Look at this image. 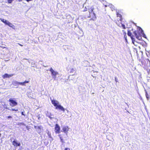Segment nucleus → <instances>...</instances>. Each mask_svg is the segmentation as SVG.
I'll return each instance as SVG.
<instances>
[{
	"label": "nucleus",
	"mask_w": 150,
	"mask_h": 150,
	"mask_svg": "<svg viewBox=\"0 0 150 150\" xmlns=\"http://www.w3.org/2000/svg\"><path fill=\"white\" fill-rule=\"evenodd\" d=\"M94 8L93 7H91L87 8L85 6L84 9L83 10V12H85L87 11L88 10L89 12V14L88 15L86 16V17L88 18H90L91 17L90 19V20H94L96 18V14L93 12Z\"/></svg>",
	"instance_id": "f257e3e1"
},
{
	"label": "nucleus",
	"mask_w": 150,
	"mask_h": 150,
	"mask_svg": "<svg viewBox=\"0 0 150 150\" xmlns=\"http://www.w3.org/2000/svg\"><path fill=\"white\" fill-rule=\"evenodd\" d=\"M139 61L141 62L142 65L145 68H147L150 67V61L147 59L142 57L141 59H139Z\"/></svg>",
	"instance_id": "f03ea898"
},
{
	"label": "nucleus",
	"mask_w": 150,
	"mask_h": 150,
	"mask_svg": "<svg viewBox=\"0 0 150 150\" xmlns=\"http://www.w3.org/2000/svg\"><path fill=\"white\" fill-rule=\"evenodd\" d=\"M51 100L52 104L55 107V109H59L63 112L65 111L64 108L60 105L59 104V102L57 101L54 100Z\"/></svg>",
	"instance_id": "7ed1b4c3"
},
{
	"label": "nucleus",
	"mask_w": 150,
	"mask_h": 150,
	"mask_svg": "<svg viewBox=\"0 0 150 150\" xmlns=\"http://www.w3.org/2000/svg\"><path fill=\"white\" fill-rule=\"evenodd\" d=\"M142 29L141 28L139 27V30L134 31L133 32V34H134L137 39L140 40L142 39L141 33H142Z\"/></svg>",
	"instance_id": "20e7f679"
},
{
	"label": "nucleus",
	"mask_w": 150,
	"mask_h": 150,
	"mask_svg": "<svg viewBox=\"0 0 150 150\" xmlns=\"http://www.w3.org/2000/svg\"><path fill=\"white\" fill-rule=\"evenodd\" d=\"M0 20L2 22L4 23L5 25H8L10 27L13 28V27H14V26L11 23L9 22L8 21L1 18H0Z\"/></svg>",
	"instance_id": "39448f33"
},
{
	"label": "nucleus",
	"mask_w": 150,
	"mask_h": 150,
	"mask_svg": "<svg viewBox=\"0 0 150 150\" xmlns=\"http://www.w3.org/2000/svg\"><path fill=\"white\" fill-rule=\"evenodd\" d=\"M50 71L52 74L53 78L55 79L56 78V76L58 74V72L54 71L52 68L50 69Z\"/></svg>",
	"instance_id": "423d86ee"
},
{
	"label": "nucleus",
	"mask_w": 150,
	"mask_h": 150,
	"mask_svg": "<svg viewBox=\"0 0 150 150\" xmlns=\"http://www.w3.org/2000/svg\"><path fill=\"white\" fill-rule=\"evenodd\" d=\"M9 101L10 102V105L12 107H13L16 106L18 104L17 102L11 98L9 99Z\"/></svg>",
	"instance_id": "0eeeda50"
},
{
	"label": "nucleus",
	"mask_w": 150,
	"mask_h": 150,
	"mask_svg": "<svg viewBox=\"0 0 150 150\" xmlns=\"http://www.w3.org/2000/svg\"><path fill=\"white\" fill-rule=\"evenodd\" d=\"M60 127L59 125L56 124L55 125L54 127V131L56 134H59L60 132Z\"/></svg>",
	"instance_id": "6e6552de"
},
{
	"label": "nucleus",
	"mask_w": 150,
	"mask_h": 150,
	"mask_svg": "<svg viewBox=\"0 0 150 150\" xmlns=\"http://www.w3.org/2000/svg\"><path fill=\"white\" fill-rule=\"evenodd\" d=\"M117 16L118 18L117 20L118 21H121L122 20V17L121 14L119 12H117L116 13Z\"/></svg>",
	"instance_id": "1a4fd4ad"
},
{
	"label": "nucleus",
	"mask_w": 150,
	"mask_h": 150,
	"mask_svg": "<svg viewBox=\"0 0 150 150\" xmlns=\"http://www.w3.org/2000/svg\"><path fill=\"white\" fill-rule=\"evenodd\" d=\"M12 144L15 147H17L18 146H20L21 145V144L20 143H18L17 141L14 140L13 141Z\"/></svg>",
	"instance_id": "9d476101"
},
{
	"label": "nucleus",
	"mask_w": 150,
	"mask_h": 150,
	"mask_svg": "<svg viewBox=\"0 0 150 150\" xmlns=\"http://www.w3.org/2000/svg\"><path fill=\"white\" fill-rule=\"evenodd\" d=\"M69 128L67 126H64L62 128V130L63 132L67 134V132L69 130Z\"/></svg>",
	"instance_id": "9b49d317"
},
{
	"label": "nucleus",
	"mask_w": 150,
	"mask_h": 150,
	"mask_svg": "<svg viewBox=\"0 0 150 150\" xmlns=\"http://www.w3.org/2000/svg\"><path fill=\"white\" fill-rule=\"evenodd\" d=\"M13 76V74H5L2 76V77L3 79L6 78H9L10 77H11Z\"/></svg>",
	"instance_id": "f8f14e48"
},
{
	"label": "nucleus",
	"mask_w": 150,
	"mask_h": 150,
	"mask_svg": "<svg viewBox=\"0 0 150 150\" xmlns=\"http://www.w3.org/2000/svg\"><path fill=\"white\" fill-rule=\"evenodd\" d=\"M127 35L129 36H130L131 37V39H132V40L133 44H134V40H133L134 39V38L133 37V35H132V33L130 31V30L128 31Z\"/></svg>",
	"instance_id": "ddd939ff"
},
{
	"label": "nucleus",
	"mask_w": 150,
	"mask_h": 150,
	"mask_svg": "<svg viewBox=\"0 0 150 150\" xmlns=\"http://www.w3.org/2000/svg\"><path fill=\"white\" fill-rule=\"evenodd\" d=\"M29 82V81H25L23 82H17V84L18 85H22V86H25V83H28Z\"/></svg>",
	"instance_id": "4468645a"
},
{
	"label": "nucleus",
	"mask_w": 150,
	"mask_h": 150,
	"mask_svg": "<svg viewBox=\"0 0 150 150\" xmlns=\"http://www.w3.org/2000/svg\"><path fill=\"white\" fill-rule=\"evenodd\" d=\"M64 135L63 134L62 135ZM62 136V135H61V134H59V135L58 136L59 137L60 139V141L62 143H64V141L63 139V137Z\"/></svg>",
	"instance_id": "2eb2a0df"
},
{
	"label": "nucleus",
	"mask_w": 150,
	"mask_h": 150,
	"mask_svg": "<svg viewBox=\"0 0 150 150\" xmlns=\"http://www.w3.org/2000/svg\"><path fill=\"white\" fill-rule=\"evenodd\" d=\"M146 96L147 99V100H149V95L148 94L147 92H146Z\"/></svg>",
	"instance_id": "dca6fc26"
},
{
	"label": "nucleus",
	"mask_w": 150,
	"mask_h": 150,
	"mask_svg": "<svg viewBox=\"0 0 150 150\" xmlns=\"http://www.w3.org/2000/svg\"><path fill=\"white\" fill-rule=\"evenodd\" d=\"M34 128H37L38 129H39L40 130H41V127L40 126H38V127H37L36 126H34Z\"/></svg>",
	"instance_id": "f3484780"
},
{
	"label": "nucleus",
	"mask_w": 150,
	"mask_h": 150,
	"mask_svg": "<svg viewBox=\"0 0 150 150\" xmlns=\"http://www.w3.org/2000/svg\"><path fill=\"white\" fill-rule=\"evenodd\" d=\"M122 27H123V28H124V29H125L126 28V27L125 25L124 24H122Z\"/></svg>",
	"instance_id": "a211bd4d"
},
{
	"label": "nucleus",
	"mask_w": 150,
	"mask_h": 150,
	"mask_svg": "<svg viewBox=\"0 0 150 150\" xmlns=\"http://www.w3.org/2000/svg\"><path fill=\"white\" fill-rule=\"evenodd\" d=\"M122 31L123 33V34H124V35H126V32L124 30H123Z\"/></svg>",
	"instance_id": "6ab92c4d"
},
{
	"label": "nucleus",
	"mask_w": 150,
	"mask_h": 150,
	"mask_svg": "<svg viewBox=\"0 0 150 150\" xmlns=\"http://www.w3.org/2000/svg\"><path fill=\"white\" fill-rule=\"evenodd\" d=\"M64 150H70V148H66Z\"/></svg>",
	"instance_id": "aec40b11"
},
{
	"label": "nucleus",
	"mask_w": 150,
	"mask_h": 150,
	"mask_svg": "<svg viewBox=\"0 0 150 150\" xmlns=\"http://www.w3.org/2000/svg\"><path fill=\"white\" fill-rule=\"evenodd\" d=\"M18 110V109H12V111H17Z\"/></svg>",
	"instance_id": "412c9836"
},
{
	"label": "nucleus",
	"mask_w": 150,
	"mask_h": 150,
	"mask_svg": "<svg viewBox=\"0 0 150 150\" xmlns=\"http://www.w3.org/2000/svg\"><path fill=\"white\" fill-rule=\"evenodd\" d=\"M21 115H24V116H25V115L23 113V112H21Z\"/></svg>",
	"instance_id": "4be33fe9"
},
{
	"label": "nucleus",
	"mask_w": 150,
	"mask_h": 150,
	"mask_svg": "<svg viewBox=\"0 0 150 150\" xmlns=\"http://www.w3.org/2000/svg\"><path fill=\"white\" fill-rule=\"evenodd\" d=\"M12 117L11 116H8L7 117V118H11Z\"/></svg>",
	"instance_id": "5701e85b"
},
{
	"label": "nucleus",
	"mask_w": 150,
	"mask_h": 150,
	"mask_svg": "<svg viewBox=\"0 0 150 150\" xmlns=\"http://www.w3.org/2000/svg\"><path fill=\"white\" fill-rule=\"evenodd\" d=\"M18 45H19L20 46H21L22 47V46H23V45H21V44H20V43H18Z\"/></svg>",
	"instance_id": "b1692460"
},
{
	"label": "nucleus",
	"mask_w": 150,
	"mask_h": 150,
	"mask_svg": "<svg viewBox=\"0 0 150 150\" xmlns=\"http://www.w3.org/2000/svg\"><path fill=\"white\" fill-rule=\"evenodd\" d=\"M23 0H18V1H19V2L21 1H23Z\"/></svg>",
	"instance_id": "393cba45"
},
{
	"label": "nucleus",
	"mask_w": 150,
	"mask_h": 150,
	"mask_svg": "<svg viewBox=\"0 0 150 150\" xmlns=\"http://www.w3.org/2000/svg\"><path fill=\"white\" fill-rule=\"evenodd\" d=\"M2 48H5V47H1Z\"/></svg>",
	"instance_id": "a878e982"
},
{
	"label": "nucleus",
	"mask_w": 150,
	"mask_h": 150,
	"mask_svg": "<svg viewBox=\"0 0 150 150\" xmlns=\"http://www.w3.org/2000/svg\"><path fill=\"white\" fill-rule=\"evenodd\" d=\"M21 124H23V125H24V124L23 123H21Z\"/></svg>",
	"instance_id": "bb28decb"
},
{
	"label": "nucleus",
	"mask_w": 150,
	"mask_h": 150,
	"mask_svg": "<svg viewBox=\"0 0 150 150\" xmlns=\"http://www.w3.org/2000/svg\"><path fill=\"white\" fill-rule=\"evenodd\" d=\"M115 81H116L117 82V81H116L117 80H116V78H115Z\"/></svg>",
	"instance_id": "cd10ccee"
},
{
	"label": "nucleus",
	"mask_w": 150,
	"mask_h": 150,
	"mask_svg": "<svg viewBox=\"0 0 150 150\" xmlns=\"http://www.w3.org/2000/svg\"><path fill=\"white\" fill-rule=\"evenodd\" d=\"M115 81H116L117 82V81H116L117 80H116V78H115Z\"/></svg>",
	"instance_id": "c85d7f7f"
},
{
	"label": "nucleus",
	"mask_w": 150,
	"mask_h": 150,
	"mask_svg": "<svg viewBox=\"0 0 150 150\" xmlns=\"http://www.w3.org/2000/svg\"><path fill=\"white\" fill-rule=\"evenodd\" d=\"M1 134L0 133V137H1Z\"/></svg>",
	"instance_id": "c756f323"
},
{
	"label": "nucleus",
	"mask_w": 150,
	"mask_h": 150,
	"mask_svg": "<svg viewBox=\"0 0 150 150\" xmlns=\"http://www.w3.org/2000/svg\"><path fill=\"white\" fill-rule=\"evenodd\" d=\"M149 80H148V82H149Z\"/></svg>",
	"instance_id": "7c9ffc66"
},
{
	"label": "nucleus",
	"mask_w": 150,
	"mask_h": 150,
	"mask_svg": "<svg viewBox=\"0 0 150 150\" xmlns=\"http://www.w3.org/2000/svg\"><path fill=\"white\" fill-rule=\"evenodd\" d=\"M106 6H107L106 5L105 6V7H106Z\"/></svg>",
	"instance_id": "2f4dec72"
},
{
	"label": "nucleus",
	"mask_w": 150,
	"mask_h": 150,
	"mask_svg": "<svg viewBox=\"0 0 150 150\" xmlns=\"http://www.w3.org/2000/svg\"><path fill=\"white\" fill-rule=\"evenodd\" d=\"M50 137H51V135L50 134Z\"/></svg>",
	"instance_id": "473e14b6"
}]
</instances>
